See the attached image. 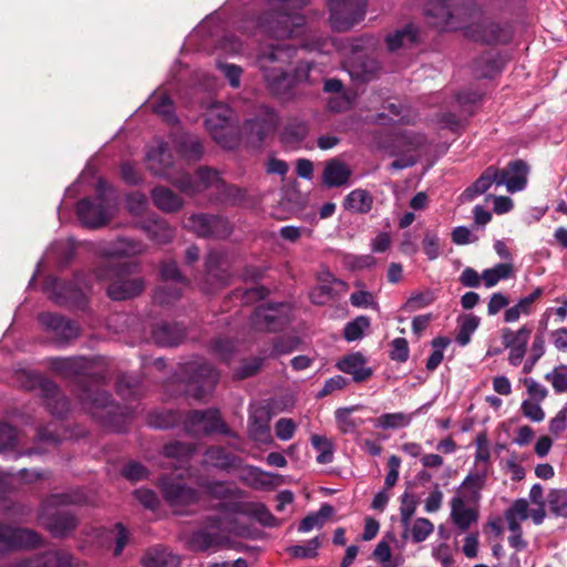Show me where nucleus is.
<instances>
[{"instance_id":"f257e3e1","label":"nucleus","mask_w":567,"mask_h":567,"mask_svg":"<svg viewBox=\"0 0 567 567\" xmlns=\"http://www.w3.org/2000/svg\"><path fill=\"white\" fill-rule=\"evenodd\" d=\"M50 369L61 377L71 380L73 393L81 403L89 409L106 410L111 414L115 406L112 395L101 389L103 377L91 373V364L84 358H54L50 361Z\"/></svg>"},{"instance_id":"f03ea898","label":"nucleus","mask_w":567,"mask_h":567,"mask_svg":"<svg viewBox=\"0 0 567 567\" xmlns=\"http://www.w3.org/2000/svg\"><path fill=\"white\" fill-rule=\"evenodd\" d=\"M296 53V45L290 43H270L258 53L257 62L272 95L286 97L290 94L295 82L286 66L291 63Z\"/></svg>"},{"instance_id":"7ed1b4c3","label":"nucleus","mask_w":567,"mask_h":567,"mask_svg":"<svg viewBox=\"0 0 567 567\" xmlns=\"http://www.w3.org/2000/svg\"><path fill=\"white\" fill-rule=\"evenodd\" d=\"M86 502V495L81 488L49 495L41 505L39 520L54 538H65L79 526V518L69 509L60 506L81 505Z\"/></svg>"},{"instance_id":"20e7f679","label":"nucleus","mask_w":567,"mask_h":567,"mask_svg":"<svg viewBox=\"0 0 567 567\" xmlns=\"http://www.w3.org/2000/svg\"><path fill=\"white\" fill-rule=\"evenodd\" d=\"M137 265L132 261H115L107 259L95 269V278L100 281H109L107 296L115 301H122L140 296L145 284L142 277L134 276Z\"/></svg>"},{"instance_id":"39448f33","label":"nucleus","mask_w":567,"mask_h":567,"mask_svg":"<svg viewBox=\"0 0 567 567\" xmlns=\"http://www.w3.org/2000/svg\"><path fill=\"white\" fill-rule=\"evenodd\" d=\"M169 182L179 192L188 195H194L210 187H215L218 192H221L227 199L241 197V190L238 187L226 184L220 178L217 171L206 166L199 167L194 176L188 173H183L174 179H169Z\"/></svg>"},{"instance_id":"423d86ee","label":"nucleus","mask_w":567,"mask_h":567,"mask_svg":"<svg viewBox=\"0 0 567 567\" xmlns=\"http://www.w3.org/2000/svg\"><path fill=\"white\" fill-rule=\"evenodd\" d=\"M258 27L268 37L286 43L285 40L297 38L303 33L306 18L299 13L270 10L259 16Z\"/></svg>"},{"instance_id":"0eeeda50","label":"nucleus","mask_w":567,"mask_h":567,"mask_svg":"<svg viewBox=\"0 0 567 567\" xmlns=\"http://www.w3.org/2000/svg\"><path fill=\"white\" fill-rule=\"evenodd\" d=\"M182 379L185 383V394L202 401L212 393L219 375L210 363L196 360L184 364Z\"/></svg>"},{"instance_id":"6e6552de","label":"nucleus","mask_w":567,"mask_h":567,"mask_svg":"<svg viewBox=\"0 0 567 567\" xmlns=\"http://www.w3.org/2000/svg\"><path fill=\"white\" fill-rule=\"evenodd\" d=\"M184 430L193 437L209 436L218 433L235 437L236 434L221 419L218 409L190 410L184 415Z\"/></svg>"},{"instance_id":"1a4fd4ad","label":"nucleus","mask_w":567,"mask_h":567,"mask_svg":"<svg viewBox=\"0 0 567 567\" xmlns=\"http://www.w3.org/2000/svg\"><path fill=\"white\" fill-rule=\"evenodd\" d=\"M231 113L227 105L215 104L205 114L206 130L225 148H234L238 143L236 132L230 125Z\"/></svg>"},{"instance_id":"9d476101","label":"nucleus","mask_w":567,"mask_h":567,"mask_svg":"<svg viewBox=\"0 0 567 567\" xmlns=\"http://www.w3.org/2000/svg\"><path fill=\"white\" fill-rule=\"evenodd\" d=\"M368 0H328L329 20L333 30L347 32L364 19Z\"/></svg>"},{"instance_id":"9b49d317","label":"nucleus","mask_w":567,"mask_h":567,"mask_svg":"<svg viewBox=\"0 0 567 567\" xmlns=\"http://www.w3.org/2000/svg\"><path fill=\"white\" fill-rule=\"evenodd\" d=\"M466 35L483 44H507L513 38V31L507 23H499L481 14L476 22L466 27Z\"/></svg>"},{"instance_id":"f8f14e48","label":"nucleus","mask_w":567,"mask_h":567,"mask_svg":"<svg viewBox=\"0 0 567 567\" xmlns=\"http://www.w3.org/2000/svg\"><path fill=\"white\" fill-rule=\"evenodd\" d=\"M102 186L103 182H99L97 195L93 198H83L76 205L79 219L89 228H101L110 220L107 199L102 194Z\"/></svg>"},{"instance_id":"ddd939ff","label":"nucleus","mask_w":567,"mask_h":567,"mask_svg":"<svg viewBox=\"0 0 567 567\" xmlns=\"http://www.w3.org/2000/svg\"><path fill=\"white\" fill-rule=\"evenodd\" d=\"M29 378L31 386L39 389L47 410L54 416L63 417L69 412L70 402L61 389L41 374H31Z\"/></svg>"},{"instance_id":"4468645a","label":"nucleus","mask_w":567,"mask_h":567,"mask_svg":"<svg viewBox=\"0 0 567 567\" xmlns=\"http://www.w3.org/2000/svg\"><path fill=\"white\" fill-rule=\"evenodd\" d=\"M189 228L199 237L225 239L233 233L229 220L220 215L194 214L188 218Z\"/></svg>"},{"instance_id":"2eb2a0df","label":"nucleus","mask_w":567,"mask_h":567,"mask_svg":"<svg viewBox=\"0 0 567 567\" xmlns=\"http://www.w3.org/2000/svg\"><path fill=\"white\" fill-rule=\"evenodd\" d=\"M284 303L259 306L251 315V326L258 331L276 332L282 330L288 321Z\"/></svg>"},{"instance_id":"dca6fc26","label":"nucleus","mask_w":567,"mask_h":567,"mask_svg":"<svg viewBox=\"0 0 567 567\" xmlns=\"http://www.w3.org/2000/svg\"><path fill=\"white\" fill-rule=\"evenodd\" d=\"M43 544L42 536L33 529L13 528L0 523V551L11 548H38Z\"/></svg>"},{"instance_id":"f3484780","label":"nucleus","mask_w":567,"mask_h":567,"mask_svg":"<svg viewBox=\"0 0 567 567\" xmlns=\"http://www.w3.org/2000/svg\"><path fill=\"white\" fill-rule=\"evenodd\" d=\"M38 319L44 329L52 333V339L58 344L68 343L80 334L79 324L62 315L42 312L39 315Z\"/></svg>"},{"instance_id":"a211bd4d","label":"nucleus","mask_w":567,"mask_h":567,"mask_svg":"<svg viewBox=\"0 0 567 567\" xmlns=\"http://www.w3.org/2000/svg\"><path fill=\"white\" fill-rule=\"evenodd\" d=\"M529 166L520 158L507 163L504 168L497 167L498 186H505L511 194L522 192L528 183Z\"/></svg>"},{"instance_id":"6ab92c4d","label":"nucleus","mask_w":567,"mask_h":567,"mask_svg":"<svg viewBox=\"0 0 567 567\" xmlns=\"http://www.w3.org/2000/svg\"><path fill=\"white\" fill-rule=\"evenodd\" d=\"M276 116L272 112H267L264 116H256L244 122L241 133L252 147H260L267 136L274 133L276 128Z\"/></svg>"},{"instance_id":"aec40b11","label":"nucleus","mask_w":567,"mask_h":567,"mask_svg":"<svg viewBox=\"0 0 567 567\" xmlns=\"http://www.w3.org/2000/svg\"><path fill=\"white\" fill-rule=\"evenodd\" d=\"M231 272L228 264L219 251L212 250L205 259V284L210 290H216L230 285Z\"/></svg>"},{"instance_id":"412c9836","label":"nucleus","mask_w":567,"mask_h":567,"mask_svg":"<svg viewBox=\"0 0 567 567\" xmlns=\"http://www.w3.org/2000/svg\"><path fill=\"white\" fill-rule=\"evenodd\" d=\"M161 491L167 504L175 508L196 504L199 498L195 488L178 481L163 480Z\"/></svg>"},{"instance_id":"4be33fe9","label":"nucleus","mask_w":567,"mask_h":567,"mask_svg":"<svg viewBox=\"0 0 567 567\" xmlns=\"http://www.w3.org/2000/svg\"><path fill=\"white\" fill-rule=\"evenodd\" d=\"M21 567H80V561L69 551L58 549L24 559Z\"/></svg>"},{"instance_id":"5701e85b","label":"nucleus","mask_w":567,"mask_h":567,"mask_svg":"<svg viewBox=\"0 0 567 567\" xmlns=\"http://www.w3.org/2000/svg\"><path fill=\"white\" fill-rule=\"evenodd\" d=\"M452 29L465 28L476 22L482 10L475 0H450Z\"/></svg>"},{"instance_id":"b1692460","label":"nucleus","mask_w":567,"mask_h":567,"mask_svg":"<svg viewBox=\"0 0 567 567\" xmlns=\"http://www.w3.org/2000/svg\"><path fill=\"white\" fill-rule=\"evenodd\" d=\"M147 168L155 176L166 177L168 181L172 179L167 176V169L174 164L173 152L166 142H159L156 146L148 150L146 154Z\"/></svg>"},{"instance_id":"393cba45","label":"nucleus","mask_w":567,"mask_h":567,"mask_svg":"<svg viewBox=\"0 0 567 567\" xmlns=\"http://www.w3.org/2000/svg\"><path fill=\"white\" fill-rule=\"evenodd\" d=\"M336 368L343 373L351 374L357 383L369 380L373 370L367 367V359L361 352H354L342 357L337 363Z\"/></svg>"},{"instance_id":"a878e982","label":"nucleus","mask_w":567,"mask_h":567,"mask_svg":"<svg viewBox=\"0 0 567 567\" xmlns=\"http://www.w3.org/2000/svg\"><path fill=\"white\" fill-rule=\"evenodd\" d=\"M425 144V137L413 131H402L393 135L388 146L391 156H412L411 153L416 152Z\"/></svg>"},{"instance_id":"bb28decb","label":"nucleus","mask_w":567,"mask_h":567,"mask_svg":"<svg viewBox=\"0 0 567 567\" xmlns=\"http://www.w3.org/2000/svg\"><path fill=\"white\" fill-rule=\"evenodd\" d=\"M138 226L151 240L158 245L167 244L174 237V229L164 218L155 214L140 220Z\"/></svg>"},{"instance_id":"cd10ccee","label":"nucleus","mask_w":567,"mask_h":567,"mask_svg":"<svg viewBox=\"0 0 567 567\" xmlns=\"http://www.w3.org/2000/svg\"><path fill=\"white\" fill-rule=\"evenodd\" d=\"M185 336V328L177 322L161 321L152 328V338L161 347H176L184 340Z\"/></svg>"},{"instance_id":"c85d7f7f","label":"nucleus","mask_w":567,"mask_h":567,"mask_svg":"<svg viewBox=\"0 0 567 567\" xmlns=\"http://www.w3.org/2000/svg\"><path fill=\"white\" fill-rule=\"evenodd\" d=\"M270 413L265 406L255 408L248 420V432L251 440L258 443H268L271 441L270 435Z\"/></svg>"},{"instance_id":"c756f323","label":"nucleus","mask_w":567,"mask_h":567,"mask_svg":"<svg viewBox=\"0 0 567 567\" xmlns=\"http://www.w3.org/2000/svg\"><path fill=\"white\" fill-rule=\"evenodd\" d=\"M351 175V168L344 162L334 157L326 162L321 183L327 188L341 187L349 183Z\"/></svg>"},{"instance_id":"7c9ffc66","label":"nucleus","mask_w":567,"mask_h":567,"mask_svg":"<svg viewBox=\"0 0 567 567\" xmlns=\"http://www.w3.org/2000/svg\"><path fill=\"white\" fill-rule=\"evenodd\" d=\"M205 463L221 471L239 470L243 458L219 445L208 446L205 451Z\"/></svg>"},{"instance_id":"2f4dec72","label":"nucleus","mask_w":567,"mask_h":567,"mask_svg":"<svg viewBox=\"0 0 567 567\" xmlns=\"http://www.w3.org/2000/svg\"><path fill=\"white\" fill-rule=\"evenodd\" d=\"M175 147L182 158L187 162H197L204 154L200 138L194 134L182 133L175 137Z\"/></svg>"},{"instance_id":"473e14b6","label":"nucleus","mask_w":567,"mask_h":567,"mask_svg":"<svg viewBox=\"0 0 567 567\" xmlns=\"http://www.w3.org/2000/svg\"><path fill=\"white\" fill-rule=\"evenodd\" d=\"M419 41L417 29L413 24H406L393 33L388 34L385 42L388 49L392 52L400 49L414 47Z\"/></svg>"},{"instance_id":"72a5a7b5","label":"nucleus","mask_w":567,"mask_h":567,"mask_svg":"<svg viewBox=\"0 0 567 567\" xmlns=\"http://www.w3.org/2000/svg\"><path fill=\"white\" fill-rule=\"evenodd\" d=\"M505 61L498 53L486 52L474 61V69L480 78L492 79L504 69Z\"/></svg>"},{"instance_id":"f704fd0d","label":"nucleus","mask_w":567,"mask_h":567,"mask_svg":"<svg viewBox=\"0 0 567 567\" xmlns=\"http://www.w3.org/2000/svg\"><path fill=\"white\" fill-rule=\"evenodd\" d=\"M493 184L498 186V175L497 167L491 165L483 171L472 186L463 192L462 196L466 200H473L476 196L485 194Z\"/></svg>"},{"instance_id":"c9c22d12","label":"nucleus","mask_w":567,"mask_h":567,"mask_svg":"<svg viewBox=\"0 0 567 567\" xmlns=\"http://www.w3.org/2000/svg\"><path fill=\"white\" fill-rule=\"evenodd\" d=\"M151 194L154 205L163 212L174 213L183 207V199L168 187L156 186Z\"/></svg>"},{"instance_id":"e433bc0d","label":"nucleus","mask_w":567,"mask_h":567,"mask_svg":"<svg viewBox=\"0 0 567 567\" xmlns=\"http://www.w3.org/2000/svg\"><path fill=\"white\" fill-rule=\"evenodd\" d=\"M181 423L184 424V414L177 410L163 409L147 415V424L158 430H168Z\"/></svg>"},{"instance_id":"4c0bfd02","label":"nucleus","mask_w":567,"mask_h":567,"mask_svg":"<svg viewBox=\"0 0 567 567\" xmlns=\"http://www.w3.org/2000/svg\"><path fill=\"white\" fill-rule=\"evenodd\" d=\"M144 567H179V558L166 548L155 546L150 548L143 556Z\"/></svg>"},{"instance_id":"58836bf2","label":"nucleus","mask_w":567,"mask_h":567,"mask_svg":"<svg viewBox=\"0 0 567 567\" xmlns=\"http://www.w3.org/2000/svg\"><path fill=\"white\" fill-rule=\"evenodd\" d=\"M451 517L461 530H466L477 520L478 514L475 509L466 507L463 498L454 497L451 502Z\"/></svg>"},{"instance_id":"ea45409f","label":"nucleus","mask_w":567,"mask_h":567,"mask_svg":"<svg viewBox=\"0 0 567 567\" xmlns=\"http://www.w3.org/2000/svg\"><path fill=\"white\" fill-rule=\"evenodd\" d=\"M115 390L122 399L135 400L142 395L144 386L137 375L125 373L118 375Z\"/></svg>"},{"instance_id":"a19ab883","label":"nucleus","mask_w":567,"mask_h":567,"mask_svg":"<svg viewBox=\"0 0 567 567\" xmlns=\"http://www.w3.org/2000/svg\"><path fill=\"white\" fill-rule=\"evenodd\" d=\"M54 301L60 305H82L84 295L82 290L73 282H56L54 290Z\"/></svg>"},{"instance_id":"79ce46f5","label":"nucleus","mask_w":567,"mask_h":567,"mask_svg":"<svg viewBox=\"0 0 567 567\" xmlns=\"http://www.w3.org/2000/svg\"><path fill=\"white\" fill-rule=\"evenodd\" d=\"M363 406L360 404L338 408L334 411V419L337 426L342 434L354 433L362 424L363 420L354 419L351 414L355 411L361 410Z\"/></svg>"},{"instance_id":"37998d69","label":"nucleus","mask_w":567,"mask_h":567,"mask_svg":"<svg viewBox=\"0 0 567 567\" xmlns=\"http://www.w3.org/2000/svg\"><path fill=\"white\" fill-rule=\"evenodd\" d=\"M195 451V444L179 441L171 442L163 446L164 457L176 461L179 466L187 464Z\"/></svg>"},{"instance_id":"c03bdc74","label":"nucleus","mask_w":567,"mask_h":567,"mask_svg":"<svg viewBox=\"0 0 567 567\" xmlns=\"http://www.w3.org/2000/svg\"><path fill=\"white\" fill-rule=\"evenodd\" d=\"M373 197L372 195L361 188L350 192L346 198L343 206L346 209L353 210L359 214H367L372 209Z\"/></svg>"},{"instance_id":"a18cd8bd","label":"nucleus","mask_w":567,"mask_h":567,"mask_svg":"<svg viewBox=\"0 0 567 567\" xmlns=\"http://www.w3.org/2000/svg\"><path fill=\"white\" fill-rule=\"evenodd\" d=\"M425 14L433 19L437 27L452 29L450 0H432L426 4Z\"/></svg>"},{"instance_id":"49530a36","label":"nucleus","mask_w":567,"mask_h":567,"mask_svg":"<svg viewBox=\"0 0 567 567\" xmlns=\"http://www.w3.org/2000/svg\"><path fill=\"white\" fill-rule=\"evenodd\" d=\"M514 266L511 262H501L493 268H487L482 272V279L487 288L494 287L501 280L514 277Z\"/></svg>"},{"instance_id":"de8ad7c7","label":"nucleus","mask_w":567,"mask_h":567,"mask_svg":"<svg viewBox=\"0 0 567 567\" xmlns=\"http://www.w3.org/2000/svg\"><path fill=\"white\" fill-rule=\"evenodd\" d=\"M226 543V538L219 533L199 530L192 537V545L200 551H205L212 547H220Z\"/></svg>"},{"instance_id":"09e8293b","label":"nucleus","mask_w":567,"mask_h":567,"mask_svg":"<svg viewBox=\"0 0 567 567\" xmlns=\"http://www.w3.org/2000/svg\"><path fill=\"white\" fill-rule=\"evenodd\" d=\"M458 331L455 337L456 342L461 347H465L471 341V336L480 324V318L474 315H464L458 317Z\"/></svg>"},{"instance_id":"8fccbe9b","label":"nucleus","mask_w":567,"mask_h":567,"mask_svg":"<svg viewBox=\"0 0 567 567\" xmlns=\"http://www.w3.org/2000/svg\"><path fill=\"white\" fill-rule=\"evenodd\" d=\"M185 287L174 282H163L155 289L154 301L158 305H169L179 299Z\"/></svg>"},{"instance_id":"3c124183","label":"nucleus","mask_w":567,"mask_h":567,"mask_svg":"<svg viewBox=\"0 0 567 567\" xmlns=\"http://www.w3.org/2000/svg\"><path fill=\"white\" fill-rule=\"evenodd\" d=\"M530 333L532 329L527 326L520 327L516 332L509 328H504L502 330V341L505 348L519 347L526 349Z\"/></svg>"},{"instance_id":"603ef678","label":"nucleus","mask_w":567,"mask_h":567,"mask_svg":"<svg viewBox=\"0 0 567 567\" xmlns=\"http://www.w3.org/2000/svg\"><path fill=\"white\" fill-rule=\"evenodd\" d=\"M417 506V499L414 494L403 493L401 495V506H400V515H401V524L404 528L403 537H408V532L410 529V522L412 516L414 515Z\"/></svg>"},{"instance_id":"864d4df0","label":"nucleus","mask_w":567,"mask_h":567,"mask_svg":"<svg viewBox=\"0 0 567 567\" xmlns=\"http://www.w3.org/2000/svg\"><path fill=\"white\" fill-rule=\"evenodd\" d=\"M486 475L481 473L468 474L463 483L462 488L468 492L465 494L467 502L476 503L481 498L480 491L484 487Z\"/></svg>"},{"instance_id":"5fc2aeb1","label":"nucleus","mask_w":567,"mask_h":567,"mask_svg":"<svg viewBox=\"0 0 567 567\" xmlns=\"http://www.w3.org/2000/svg\"><path fill=\"white\" fill-rule=\"evenodd\" d=\"M547 504L553 515L567 518V491L550 489L547 495Z\"/></svg>"},{"instance_id":"6e6d98bb","label":"nucleus","mask_w":567,"mask_h":567,"mask_svg":"<svg viewBox=\"0 0 567 567\" xmlns=\"http://www.w3.org/2000/svg\"><path fill=\"white\" fill-rule=\"evenodd\" d=\"M308 127L302 122L289 123L281 132V142L285 144H297L306 138Z\"/></svg>"},{"instance_id":"4d7b16f0","label":"nucleus","mask_w":567,"mask_h":567,"mask_svg":"<svg viewBox=\"0 0 567 567\" xmlns=\"http://www.w3.org/2000/svg\"><path fill=\"white\" fill-rule=\"evenodd\" d=\"M152 110L155 114L161 115L168 123L175 121L174 103L172 99L165 93L156 96L153 100Z\"/></svg>"},{"instance_id":"13d9d810","label":"nucleus","mask_w":567,"mask_h":567,"mask_svg":"<svg viewBox=\"0 0 567 567\" xmlns=\"http://www.w3.org/2000/svg\"><path fill=\"white\" fill-rule=\"evenodd\" d=\"M142 250L143 245L141 243L131 240L128 238H121L117 240L113 248L107 250L106 255L109 257L132 256L140 254Z\"/></svg>"},{"instance_id":"bf43d9fd","label":"nucleus","mask_w":567,"mask_h":567,"mask_svg":"<svg viewBox=\"0 0 567 567\" xmlns=\"http://www.w3.org/2000/svg\"><path fill=\"white\" fill-rule=\"evenodd\" d=\"M161 277L163 282H174L182 286H188L189 280L184 276L174 260L164 261L161 267Z\"/></svg>"},{"instance_id":"052dcab7","label":"nucleus","mask_w":567,"mask_h":567,"mask_svg":"<svg viewBox=\"0 0 567 567\" xmlns=\"http://www.w3.org/2000/svg\"><path fill=\"white\" fill-rule=\"evenodd\" d=\"M370 327V319L365 316H359L348 322L343 329V337L347 341H355L362 338L364 329Z\"/></svg>"},{"instance_id":"680f3d73","label":"nucleus","mask_w":567,"mask_h":567,"mask_svg":"<svg viewBox=\"0 0 567 567\" xmlns=\"http://www.w3.org/2000/svg\"><path fill=\"white\" fill-rule=\"evenodd\" d=\"M321 546L318 536L308 540L305 545H295L288 548L289 554L299 559H309L318 556V549Z\"/></svg>"},{"instance_id":"e2e57ef3","label":"nucleus","mask_w":567,"mask_h":567,"mask_svg":"<svg viewBox=\"0 0 567 567\" xmlns=\"http://www.w3.org/2000/svg\"><path fill=\"white\" fill-rule=\"evenodd\" d=\"M264 361L265 359L259 357L244 359L239 368L235 370L234 375L238 380H244L254 377L260 371Z\"/></svg>"},{"instance_id":"0e129e2a","label":"nucleus","mask_w":567,"mask_h":567,"mask_svg":"<svg viewBox=\"0 0 567 567\" xmlns=\"http://www.w3.org/2000/svg\"><path fill=\"white\" fill-rule=\"evenodd\" d=\"M210 350L221 361H229L235 351V344L229 338H215L210 341Z\"/></svg>"},{"instance_id":"69168bd1","label":"nucleus","mask_w":567,"mask_h":567,"mask_svg":"<svg viewBox=\"0 0 567 567\" xmlns=\"http://www.w3.org/2000/svg\"><path fill=\"white\" fill-rule=\"evenodd\" d=\"M17 442V429L6 422H0V452L13 451Z\"/></svg>"},{"instance_id":"338daca9","label":"nucleus","mask_w":567,"mask_h":567,"mask_svg":"<svg viewBox=\"0 0 567 567\" xmlns=\"http://www.w3.org/2000/svg\"><path fill=\"white\" fill-rule=\"evenodd\" d=\"M434 530L433 523L427 518H417L411 527V535L414 543L424 542Z\"/></svg>"},{"instance_id":"774afa93","label":"nucleus","mask_w":567,"mask_h":567,"mask_svg":"<svg viewBox=\"0 0 567 567\" xmlns=\"http://www.w3.org/2000/svg\"><path fill=\"white\" fill-rule=\"evenodd\" d=\"M546 380L551 382L554 390L557 393H564L567 391V367L560 365L556 368L551 373L546 374Z\"/></svg>"}]
</instances>
